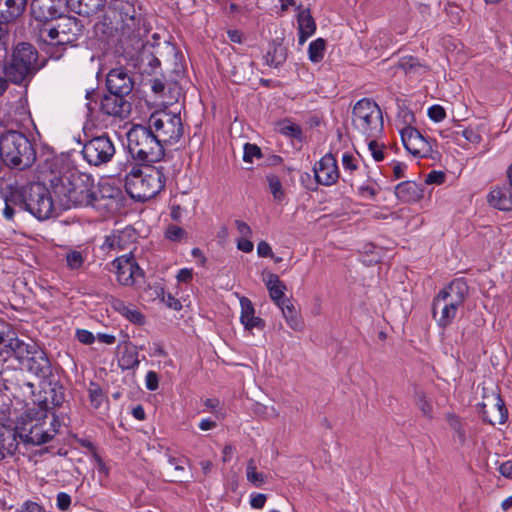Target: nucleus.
I'll list each match as a JSON object with an SVG mask.
<instances>
[{"label":"nucleus","instance_id":"f257e3e1","mask_svg":"<svg viewBox=\"0 0 512 512\" xmlns=\"http://www.w3.org/2000/svg\"><path fill=\"white\" fill-rule=\"evenodd\" d=\"M5 206L3 217L12 221L16 213L29 212L38 220L49 219L54 213V202L50 191L39 182L10 184L3 191Z\"/></svg>","mask_w":512,"mask_h":512},{"label":"nucleus","instance_id":"f03ea898","mask_svg":"<svg viewBox=\"0 0 512 512\" xmlns=\"http://www.w3.org/2000/svg\"><path fill=\"white\" fill-rule=\"evenodd\" d=\"M53 193L63 208L93 206L98 200L94 178L76 168H69L51 180Z\"/></svg>","mask_w":512,"mask_h":512},{"label":"nucleus","instance_id":"7ed1b4c3","mask_svg":"<svg viewBox=\"0 0 512 512\" xmlns=\"http://www.w3.org/2000/svg\"><path fill=\"white\" fill-rule=\"evenodd\" d=\"M60 427L58 418L45 410L28 409L18 420L17 428L21 443L41 445L49 442Z\"/></svg>","mask_w":512,"mask_h":512},{"label":"nucleus","instance_id":"20e7f679","mask_svg":"<svg viewBox=\"0 0 512 512\" xmlns=\"http://www.w3.org/2000/svg\"><path fill=\"white\" fill-rule=\"evenodd\" d=\"M0 158L7 167L22 171L32 167L37 153L24 133L8 130L0 135Z\"/></svg>","mask_w":512,"mask_h":512},{"label":"nucleus","instance_id":"39448f33","mask_svg":"<svg viewBox=\"0 0 512 512\" xmlns=\"http://www.w3.org/2000/svg\"><path fill=\"white\" fill-rule=\"evenodd\" d=\"M468 285L462 278L444 287L432 303V317L441 328L449 326L468 295Z\"/></svg>","mask_w":512,"mask_h":512},{"label":"nucleus","instance_id":"423d86ee","mask_svg":"<svg viewBox=\"0 0 512 512\" xmlns=\"http://www.w3.org/2000/svg\"><path fill=\"white\" fill-rule=\"evenodd\" d=\"M164 183L161 170L150 165L144 168L133 166L125 177V189L137 201L153 198L164 188Z\"/></svg>","mask_w":512,"mask_h":512},{"label":"nucleus","instance_id":"0eeeda50","mask_svg":"<svg viewBox=\"0 0 512 512\" xmlns=\"http://www.w3.org/2000/svg\"><path fill=\"white\" fill-rule=\"evenodd\" d=\"M127 147L132 158L143 164L155 163L164 157V146L142 125H135L128 131Z\"/></svg>","mask_w":512,"mask_h":512},{"label":"nucleus","instance_id":"6e6552de","mask_svg":"<svg viewBox=\"0 0 512 512\" xmlns=\"http://www.w3.org/2000/svg\"><path fill=\"white\" fill-rule=\"evenodd\" d=\"M37 59L38 53L31 44H18L5 66L6 78L15 84L29 81L38 70Z\"/></svg>","mask_w":512,"mask_h":512},{"label":"nucleus","instance_id":"1a4fd4ad","mask_svg":"<svg viewBox=\"0 0 512 512\" xmlns=\"http://www.w3.org/2000/svg\"><path fill=\"white\" fill-rule=\"evenodd\" d=\"M353 127L366 138H376L383 131V117L376 102L363 98L352 110Z\"/></svg>","mask_w":512,"mask_h":512},{"label":"nucleus","instance_id":"9d476101","mask_svg":"<svg viewBox=\"0 0 512 512\" xmlns=\"http://www.w3.org/2000/svg\"><path fill=\"white\" fill-rule=\"evenodd\" d=\"M136 2L137 0H110L108 8L118 13L123 35L137 39V48H145L143 36L147 31L144 20L136 10Z\"/></svg>","mask_w":512,"mask_h":512},{"label":"nucleus","instance_id":"9b49d317","mask_svg":"<svg viewBox=\"0 0 512 512\" xmlns=\"http://www.w3.org/2000/svg\"><path fill=\"white\" fill-rule=\"evenodd\" d=\"M56 24L43 23L38 29L41 41L49 45H67L74 43L82 34L83 26L75 17H58Z\"/></svg>","mask_w":512,"mask_h":512},{"label":"nucleus","instance_id":"f8f14e48","mask_svg":"<svg viewBox=\"0 0 512 512\" xmlns=\"http://www.w3.org/2000/svg\"><path fill=\"white\" fill-rule=\"evenodd\" d=\"M147 127L163 146L177 143L184 133L180 113L167 110L153 112L148 119Z\"/></svg>","mask_w":512,"mask_h":512},{"label":"nucleus","instance_id":"ddd939ff","mask_svg":"<svg viewBox=\"0 0 512 512\" xmlns=\"http://www.w3.org/2000/svg\"><path fill=\"white\" fill-rule=\"evenodd\" d=\"M116 148L112 139L107 135H100L87 141L82 149L84 159L94 166L108 163L115 155Z\"/></svg>","mask_w":512,"mask_h":512},{"label":"nucleus","instance_id":"4468645a","mask_svg":"<svg viewBox=\"0 0 512 512\" xmlns=\"http://www.w3.org/2000/svg\"><path fill=\"white\" fill-rule=\"evenodd\" d=\"M479 406L483 420L493 426L503 424L508 419V410L505 403L495 391L485 393Z\"/></svg>","mask_w":512,"mask_h":512},{"label":"nucleus","instance_id":"2eb2a0df","mask_svg":"<svg viewBox=\"0 0 512 512\" xmlns=\"http://www.w3.org/2000/svg\"><path fill=\"white\" fill-rule=\"evenodd\" d=\"M400 134L405 149L413 156L426 157L432 152L430 142L413 126L403 127Z\"/></svg>","mask_w":512,"mask_h":512},{"label":"nucleus","instance_id":"dca6fc26","mask_svg":"<svg viewBox=\"0 0 512 512\" xmlns=\"http://www.w3.org/2000/svg\"><path fill=\"white\" fill-rule=\"evenodd\" d=\"M112 266L116 269L118 282L124 286L134 285L137 279L143 276V272L135 262L132 253L116 258L112 262Z\"/></svg>","mask_w":512,"mask_h":512},{"label":"nucleus","instance_id":"f3484780","mask_svg":"<svg viewBox=\"0 0 512 512\" xmlns=\"http://www.w3.org/2000/svg\"><path fill=\"white\" fill-rule=\"evenodd\" d=\"M106 86L110 93L125 97L132 92L134 82L125 69L115 68L107 74Z\"/></svg>","mask_w":512,"mask_h":512},{"label":"nucleus","instance_id":"a211bd4d","mask_svg":"<svg viewBox=\"0 0 512 512\" xmlns=\"http://www.w3.org/2000/svg\"><path fill=\"white\" fill-rule=\"evenodd\" d=\"M63 5V0H32L31 13L36 20L51 23L50 20L60 17Z\"/></svg>","mask_w":512,"mask_h":512},{"label":"nucleus","instance_id":"6ab92c4d","mask_svg":"<svg viewBox=\"0 0 512 512\" xmlns=\"http://www.w3.org/2000/svg\"><path fill=\"white\" fill-rule=\"evenodd\" d=\"M100 110L108 116L125 119L131 112V103L125 97L112 94L104 95L100 101Z\"/></svg>","mask_w":512,"mask_h":512},{"label":"nucleus","instance_id":"aec40b11","mask_svg":"<svg viewBox=\"0 0 512 512\" xmlns=\"http://www.w3.org/2000/svg\"><path fill=\"white\" fill-rule=\"evenodd\" d=\"M315 179L319 184L332 185L338 177V167L334 156L330 153L324 155L314 166Z\"/></svg>","mask_w":512,"mask_h":512},{"label":"nucleus","instance_id":"412c9836","mask_svg":"<svg viewBox=\"0 0 512 512\" xmlns=\"http://www.w3.org/2000/svg\"><path fill=\"white\" fill-rule=\"evenodd\" d=\"M21 444L17 426L0 423V461L16 454Z\"/></svg>","mask_w":512,"mask_h":512},{"label":"nucleus","instance_id":"4be33fe9","mask_svg":"<svg viewBox=\"0 0 512 512\" xmlns=\"http://www.w3.org/2000/svg\"><path fill=\"white\" fill-rule=\"evenodd\" d=\"M11 354L21 363H25L38 349L39 345L32 339L10 338L5 344Z\"/></svg>","mask_w":512,"mask_h":512},{"label":"nucleus","instance_id":"5701e85b","mask_svg":"<svg viewBox=\"0 0 512 512\" xmlns=\"http://www.w3.org/2000/svg\"><path fill=\"white\" fill-rule=\"evenodd\" d=\"M28 371L39 378H47L51 372V363L45 351L39 346L33 355L24 363Z\"/></svg>","mask_w":512,"mask_h":512},{"label":"nucleus","instance_id":"b1692460","mask_svg":"<svg viewBox=\"0 0 512 512\" xmlns=\"http://www.w3.org/2000/svg\"><path fill=\"white\" fill-rule=\"evenodd\" d=\"M240 306V322L243 324L246 330H252L253 328H264V320L255 316V309L251 300H249L247 297H241Z\"/></svg>","mask_w":512,"mask_h":512},{"label":"nucleus","instance_id":"393cba45","mask_svg":"<svg viewBox=\"0 0 512 512\" xmlns=\"http://www.w3.org/2000/svg\"><path fill=\"white\" fill-rule=\"evenodd\" d=\"M488 202L491 206L499 210H512V187L505 185L495 188L489 193Z\"/></svg>","mask_w":512,"mask_h":512},{"label":"nucleus","instance_id":"a878e982","mask_svg":"<svg viewBox=\"0 0 512 512\" xmlns=\"http://www.w3.org/2000/svg\"><path fill=\"white\" fill-rule=\"evenodd\" d=\"M66 5L79 15L91 16L104 8L106 0H66Z\"/></svg>","mask_w":512,"mask_h":512},{"label":"nucleus","instance_id":"bb28decb","mask_svg":"<svg viewBox=\"0 0 512 512\" xmlns=\"http://www.w3.org/2000/svg\"><path fill=\"white\" fill-rule=\"evenodd\" d=\"M396 197L404 202H414L422 197V189L413 181H403L395 187Z\"/></svg>","mask_w":512,"mask_h":512},{"label":"nucleus","instance_id":"cd10ccee","mask_svg":"<svg viewBox=\"0 0 512 512\" xmlns=\"http://www.w3.org/2000/svg\"><path fill=\"white\" fill-rule=\"evenodd\" d=\"M269 295L274 303L279 306L289 299L285 298V284L279 279L276 274L270 273L264 279Z\"/></svg>","mask_w":512,"mask_h":512},{"label":"nucleus","instance_id":"c85d7f7f","mask_svg":"<svg viewBox=\"0 0 512 512\" xmlns=\"http://www.w3.org/2000/svg\"><path fill=\"white\" fill-rule=\"evenodd\" d=\"M287 325L294 331L300 332L304 329V320L302 319L299 311L295 308L290 300L285 301L283 304L278 306Z\"/></svg>","mask_w":512,"mask_h":512},{"label":"nucleus","instance_id":"c756f323","mask_svg":"<svg viewBox=\"0 0 512 512\" xmlns=\"http://www.w3.org/2000/svg\"><path fill=\"white\" fill-rule=\"evenodd\" d=\"M299 30V44L303 45L305 41L315 33L316 23L308 9L301 10L297 18Z\"/></svg>","mask_w":512,"mask_h":512},{"label":"nucleus","instance_id":"7c9ffc66","mask_svg":"<svg viewBox=\"0 0 512 512\" xmlns=\"http://www.w3.org/2000/svg\"><path fill=\"white\" fill-rule=\"evenodd\" d=\"M264 63L269 67H278L282 65L287 58V48L282 43L273 41L264 55Z\"/></svg>","mask_w":512,"mask_h":512},{"label":"nucleus","instance_id":"2f4dec72","mask_svg":"<svg viewBox=\"0 0 512 512\" xmlns=\"http://www.w3.org/2000/svg\"><path fill=\"white\" fill-rule=\"evenodd\" d=\"M64 401V393L62 387L54 386L50 387L45 391V397L41 401L39 410H45L48 412L50 408L60 406Z\"/></svg>","mask_w":512,"mask_h":512},{"label":"nucleus","instance_id":"473e14b6","mask_svg":"<svg viewBox=\"0 0 512 512\" xmlns=\"http://www.w3.org/2000/svg\"><path fill=\"white\" fill-rule=\"evenodd\" d=\"M398 67L409 75H421L427 71L426 65L413 56H404L400 58Z\"/></svg>","mask_w":512,"mask_h":512},{"label":"nucleus","instance_id":"72a5a7b5","mask_svg":"<svg viewBox=\"0 0 512 512\" xmlns=\"http://www.w3.org/2000/svg\"><path fill=\"white\" fill-rule=\"evenodd\" d=\"M114 308L117 311H119L123 316H125L129 321L135 324L144 323L143 314L139 310L129 307L123 301L116 300L114 302Z\"/></svg>","mask_w":512,"mask_h":512},{"label":"nucleus","instance_id":"f704fd0d","mask_svg":"<svg viewBox=\"0 0 512 512\" xmlns=\"http://www.w3.org/2000/svg\"><path fill=\"white\" fill-rule=\"evenodd\" d=\"M246 478L247 481L255 487H260L266 483L267 476L264 473L257 471V466L253 458H250L247 461Z\"/></svg>","mask_w":512,"mask_h":512},{"label":"nucleus","instance_id":"c9c22d12","mask_svg":"<svg viewBox=\"0 0 512 512\" xmlns=\"http://www.w3.org/2000/svg\"><path fill=\"white\" fill-rule=\"evenodd\" d=\"M133 235V231L131 229H124L122 231H117L106 237L105 245L110 249H124L127 238Z\"/></svg>","mask_w":512,"mask_h":512},{"label":"nucleus","instance_id":"e433bc0d","mask_svg":"<svg viewBox=\"0 0 512 512\" xmlns=\"http://www.w3.org/2000/svg\"><path fill=\"white\" fill-rule=\"evenodd\" d=\"M87 259L86 251L69 250L65 254L66 266L69 270H79Z\"/></svg>","mask_w":512,"mask_h":512},{"label":"nucleus","instance_id":"4c0bfd02","mask_svg":"<svg viewBox=\"0 0 512 512\" xmlns=\"http://www.w3.org/2000/svg\"><path fill=\"white\" fill-rule=\"evenodd\" d=\"M146 34L143 36V43L145 44V48H137V39L128 38L131 42V45L135 52L138 54V57L143 62L144 61V55L145 53L149 52V48H155L159 43L157 42L159 40V35L157 33L152 34L151 38L153 39V42L150 41L149 37V30L146 28Z\"/></svg>","mask_w":512,"mask_h":512},{"label":"nucleus","instance_id":"58836bf2","mask_svg":"<svg viewBox=\"0 0 512 512\" xmlns=\"http://www.w3.org/2000/svg\"><path fill=\"white\" fill-rule=\"evenodd\" d=\"M325 48L326 42L323 38H318L312 41L308 47V55L310 61L314 63L320 62L324 57Z\"/></svg>","mask_w":512,"mask_h":512},{"label":"nucleus","instance_id":"ea45409f","mask_svg":"<svg viewBox=\"0 0 512 512\" xmlns=\"http://www.w3.org/2000/svg\"><path fill=\"white\" fill-rule=\"evenodd\" d=\"M139 363L138 353L135 349H126L119 359V366L123 370L135 369Z\"/></svg>","mask_w":512,"mask_h":512},{"label":"nucleus","instance_id":"a19ab883","mask_svg":"<svg viewBox=\"0 0 512 512\" xmlns=\"http://www.w3.org/2000/svg\"><path fill=\"white\" fill-rule=\"evenodd\" d=\"M168 464L173 468V473L171 474V482H183L184 480V463L185 460L177 459L171 455H168Z\"/></svg>","mask_w":512,"mask_h":512},{"label":"nucleus","instance_id":"79ce46f5","mask_svg":"<svg viewBox=\"0 0 512 512\" xmlns=\"http://www.w3.org/2000/svg\"><path fill=\"white\" fill-rule=\"evenodd\" d=\"M88 396L89 401L94 408H99L105 400V394L100 385L96 382H90L88 387Z\"/></svg>","mask_w":512,"mask_h":512},{"label":"nucleus","instance_id":"37998d69","mask_svg":"<svg viewBox=\"0 0 512 512\" xmlns=\"http://www.w3.org/2000/svg\"><path fill=\"white\" fill-rule=\"evenodd\" d=\"M266 179L273 198L277 201H281L284 197V191L279 177L275 174H269L266 176Z\"/></svg>","mask_w":512,"mask_h":512},{"label":"nucleus","instance_id":"c03bdc74","mask_svg":"<svg viewBox=\"0 0 512 512\" xmlns=\"http://www.w3.org/2000/svg\"><path fill=\"white\" fill-rule=\"evenodd\" d=\"M415 403L417 407L421 410L422 414L427 417H431L432 414V405L427 398V395L422 390L415 391Z\"/></svg>","mask_w":512,"mask_h":512},{"label":"nucleus","instance_id":"a18cd8bd","mask_svg":"<svg viewBox=\"0 0 512 512\" xmlns=\"http://www.w3.org/2000/svg\"><path fill=\"white\" fill-rule=\"evenodd\" d=\"M181 95V88L176 82H168L166 91H165V98L163 99V102L166 104H173L178 101L179 97Z\"/></svg>","mask_w":512,"mask_h":512},{"label":"nucleus","instance_id":"49530a36","mask_svg":"<svg viewBox=\"0 0 512 512\" xmlns=\"http://www.w3.org/2000/svg\"><path fill=\"white\" fill-rule=\"evenodd\" d=\"M456 137L461 135L462 137H464L469 143H472V144H478L481 142L482 140V137L480 135V133L472 128V127H468L462 131H455L453 133Z\"/></svg>","mask_w":512,"mask_h":512},{"label":"nucleus","instance_id":"de8ad7c7","mask_svg":"<svg viewBox=\"0 0 512 512\" xmlns=\"http://www.w3.org/2000/svg\"><path fill=\"white\" fill-rule=\"evenodd\" d=\"M262 157L261 149L256 144L246 143L244 145L243 160L245 162H252L254 158L260 159Z\"/></svg>","mask_w":512,"mask_h":512},{"label":"nucleus","instance_id":"09e8293b","mask_svg":"<svg viewBox=\"0 0 512 512\" xmlns=\"http://www.w3.org/2000/svg\"><path fill=\"white\" fill-rule=\"evenodd\" d=\"M157 296L161 297V300L171 309L180 310L182 305L178 299H176L171 293H165L163 288H159Z\"/></svg>","mask_w":512,"mask_h":512},{"label":"nucleus","instance_id":"8fccbe9b","mask_svg":"<svg viewBox=\"0 0 512 512\" xmlns=\"http://www.w3.org/2000/svg\"><path fill=\"white\" fill-rule=\"evenodd\" d=\"M368 149L375 161L379 162L384 159V145L378 143L375 138H369Z\"/></svg>","mask_w":512,"mask_h":512},{"label":"nucleus","instance_id":"3c124183","mask_svg":"<svg viewBox=\"0 0 512 512\" xmlns=\"http://www.w3.org/2000/svg\"><path fill=\"white\" fill-rule=\"evenodd\" d=\"M165 236L170 241L179 242L186 236V232L179 226L170 225L165 232Z\"/></svg>","mask_w":512,"mask_h":512},{"label":"nucleus","instance_id":"603ef678","mask_svg":"<svg viewBox=\"0 0 512 512\" xmlns=\"http://www.w3.org/2000/svg\"><path fill=\"white\" fill-rule=\"evenodd\" d=\"M428 116L434 122H441L446 118V111L441 105H433L428 109Z\"/></svg>","mask_w":512,"mask_h":512},{"label":"nucleus","instance_id":"864d4df0","mask_svg":"<svg viewBox=\"0 0 512 512\" xmlns=\"http://www.w3.org/2000/svg\"><path fill=\"white\" fill-rule=\"evenodd\" d=\"M151 89L155 95L160 98H165V91L168 83L163 82L159 78H154L150 81Z\"/></svg>","mask_w":512,"mask_h":512},{"label":"nucleus","instance_id":"5fc2aeb1","mask_svg":"<svg viewBox=\"0 0 512 512\" xmlns=\"http://www.w3.org/2000/svg\"><path fill=\"white\" fill-rule=\"evenodd\" d=\"M56 501H57V503H56L57 508L61 511L68 510L71 505V497L69 494H67L65 492L58 493Z\"/></svg>","mask_w":512,"mask_h":512},{"label":"nucleus","instance_id":"6e6d98bb","mask_svg":"<svg viewBox=\"0 0 512 512\" xmlns=\"http://www.w3.org/2000/svg\"><path fill=\"white\" fill-rule=\"evenodd\" d=\"M445 181V173L442 171L432 170L425 179L427 184H442Z\"/></svg>","mask_w":512,"mask_h":512},{"label":"nucleus","instance_id":"4d7b16f0","mask_svg":"<svg viewBox=\"0 0 512 512\" xmlns=\"http://www.w3.org/2000/svg\"><path fill=\"white\" fill-rule=\"evenodd\" d=\"M343 168L347 171L353 172L357 169V159L349 153H344L342 156Z\"/></svg>","mask_w":512,"mask_h":512},{"label":"nucleus","instance_id":"13d9d810","mask_svg":"<svg viewBox=\"0 0 512 512\" xmlns=\"http://www.w3.org/2000/svg\"><path fill=\"white\" fill-rule=\"evenodd\" d=\"M146 388L150 391H155L159 386V378L156 372L149 371L146 374Z\"/></svg>","mask_w":512,"mask_h":512},{"label":"nucleus","instance_id":"bf43d9fd","mask_svg":"<svg viewBox=\"0 0 512 512\" xmlns=\"http://www.w3.org/2000/svg\"><path fill=\"white\" fill-rule=\"evenodd\" d=\"M76 337L78 341L83 344H92L95 340L94 335L90 331L85 329L77 330Z\"/></svg>","mask_w":512,"mask_h":512},{"label":"nucleus","instance_id":"052dcab7","mask_svg":"<svg viewBox=\"0 0 512 512\" xmlns=\"http://www.w3.org/2000/svg\"><path fill=\"white\" fill-rule=\"evenodd\" d=\"M235 225L241 238H250L252 236V230L246 222L242 220H236Z\"/></svg>","mask_w":512,"mask_h":512},{"label":"nucleus","instance_id":"680f3d73","mask_svg":"<svg viewBox=\"0 0 512 512\" xmlns=\"http://www.w3.org/2000/svg\"><path fill=\"white\" fill-rule=\"evenodd\" d=\"M266 495L262 493L252 494L250 499V505L254 509H261L264 507L266 502Z\"/></svg>","mask_w":512,"mask_h":512},{"label":"nucleus","instance_id":"e2e57ef3","mask_svg":"<svg viewBox=\"0 0 512 512\" xmlns=\"http://www.w3.org/2000/svg\"><path fill=\"white\" fill-rule=\"evenodd\" d=\"M20 512H46V511L36 502L26 501L21 506Z\"/></svg>","mask_w":512,"mask_h":512},{"label":"nucleus","instance_id":"0e129e2a","mask_svg":"<svg viewBox=\"0 0 512 512\" xmlns=\"http://www.w3.org/2000/svg\"><path fill=\"white\" fill-rule=\"evenodd\" d=\"M498 471L502 476L512 478V460L502 462L498 467Z\"/></svg>","mask_w":512,"mask_h":512},{"label":"nucleus","instance_id":"69168bd1","mask_svg":"<svg viewBox=\"0 0 512 512\" xmlns=\"http://www.w3.org/2000/svg\"><path fill=\"white\" fill-rule=\"evenodd\" d=\"M257 253L260 257H272L273 256L272 249H271L270 245L265 241H261L258 244Z\"/></svg>","mask_w":512,"mask_h":512},{"label":"nucleus","instance_id":"338daca9","mask_svg":"<svg viewBox=\"0 0 512 512\" xmlns=\"http://www.w3.org/2000/svg\"><path fill=\"white\" fill-rule=\"evenodd\" d=\"M237 248L245 253H249L253 250L254 245L250 238H240L237 242Z\"/></svg>","mask_w":512,"mask_h":512},{"label":"nucleus","instance_id":"774afa93","mask_svg":"<svg viewBox=\"0 0 512 512\" xmlns=\"http://www.w3.org/2000/svg\"><path fill=\"white\" fill-rule=\"evenodd\" d=\"M192 277H193V271L192 269H189V268H183L181 270H179L178 274H177V280L179 282H189L190 280H192Z\"/></svg>","mask_w":512,"mask_h":512}]
</instances>
